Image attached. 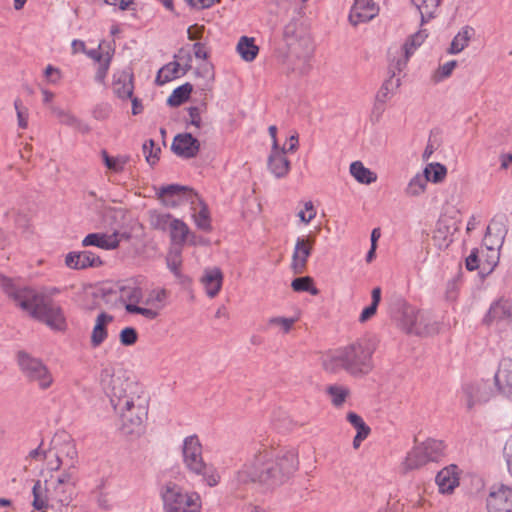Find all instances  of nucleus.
<instances>
[{"label":"nucleus","mask_w":512,"mask_h":512,"mask_svg":"<svg viewBox=\"0 0 512 512\" xmlns=\"http://www.w3.org/2000/svg\"><path fill=\"white\" fill-rule=\"evenodd\" d=\"M428 461L425 451L421 444L413 447V449L407 454L404 461L402 462L401 468L403 472L418 469L425 465Z\"/></svg>","instance_id":"nucleus-31"},{"label":"nucleus","mask_w":512,"mask_h":512,"mask_svg":"<svg viewBox=\"0 0 512 512\" xmlns=\"http://www.w3.org/2000/svg\"><path fill=\"white\" fill-rule=\"evenodd\" d=\"M181 64L179 62H170L161 68L157 74L156 81L159 84H165L166 82L171 81L172 79L178 77V72L180 70Z\"/></svg>","instance_id":"nucleus-45"},{"label":"nucleus","mask_w":512,"mask_h":512,"mask_svg":"<svg viewBox=\"0 0 512 512\" xmlns=\"http://www.w3.org/2000/svg\"><path fill=\"white\" fill-rule=\"evenodd\" d=\"M424 176L429 178V181L433 183L442 182L447 175V168L441 163L434 162L429 163L424 171Z\"/></svg>","instance_id":"nucleus-43"},{"label":"nucleus","mask_w":512,"mask_h":512,"mask_svg":"<svg viewBox=\"0 0 512 512\" xmlns=\"http://www.w3.org/2000/svg\"><path fill=\"white\" fill-rule=\"evenodd\" d=\"M474 30L470 26L463 27L453 38L448 49L449 54H458L463 51L469 44Z\"/></svg>","instance_id":"nucleus-35"},{"label":"nucleus","mask_w":512,"mask_h":512,"mask_svg":"<svg viewBox=\"0 0 512 512\" xmlns=\"http://www.w3.org/2000/svg\"><path fill=\"white\" fill-rule=\"evenodd\" d=\"M168 297V292L164 288H156L150 291L148 294L145 304L154 307L156 309H162L165 306V302Z\"/></svg>","instance_id":"nucleus-47"},{"label":"nucleus","mask_w":512,"mask_h":512,"mask_svg":"<svg viewBox=\"0 0 512 512\" xmlns=\"http://www.w3.org/2000/svg\"><path fill=\"white\" fill-rule=\"evenodd\" d=\"M295 322V318L272 317L269 319L268 324L273 326H279L283 330V332L287 333L290 331Z\"/></svg>","instance_id":"nucleus-58"},{"label":"nucleus","mask_w":512,"mask_h":512,"mask_svg":"<svg viewBox=\"0 0 512 512\" xmlns=\"http://www.w3.org/2000/svg\"><path fill=\"white\" fill-rule=\"evenodd\" d=\"M288 48V57L299 60L303 65L307 64L312 53L313 45L310 34L302 36L298 40L291 41L286 44Z\"/></svg>","instance_id":"nucleus-22"},{"label":"nucleus","mask_w":512,"mask_h":512,"mask_svg":"<svg viewBox=\"0 0 512 512\" xmlns=\"http://www.w3.org/2000/svg\"><path fill=\"white\" fill-rule=\"evenodd\" d=\"M170 237L173 243L183 244L189 233L188 226L181 220L173 219L172 224L169 227Z\"/></svg>","instance_id":"nucleus-42"},{"label":"nucleus","mask_w":512,"mask_h":512,"mask_svg":"<svg viewBox=\"0 0 512 512\" xmlns=\"http://www.w3.org/2000/svg\"><path fill=\"white\" fill-rule=\"evenodd\" d=\"M315 216H316V210L311 201L306 202L304 204V210H301L298 213V217L305 224H308L312 219L315 218Z\"/></svg>","instance_id":"nucleus-60"},{"label":"nucleus","mask_w":512,"mask_h":512,"mask_svg":"<svg viewBox=\"0 0 512 512\" xmlns=\"http://www.w3.org/2000/svg\"><path fill=\"white\" fill-rule=\"evenodd\" d=\"M428 461H437L443 453V442L435 439H427L420 443Z\"/></svg>","instance_id":"nucleus-44"},{"label":"nucleus","mask_w":512,"mask_h":512,"mask_svg":"<svg viewBox=\"0 0 512 512\" xmlns=\"http://www.w3.org/2000/svg\"><path fill=\"white\" fill-rule=\"evenodd\" d=\"M143 297L142 289L135 284L124 285L120 288V300L126 304L139 303Z\"/></svg>","instance_id":"nucleus-38"},{"label":"nucleus","mask_w":512,"mask_h":512,"mask_svg":"<svg viewBox=\"0 0 512 512\" xmlns=\"http://www.w3.org/2000/svg\"><path fill=\"white\" fill-rule=\"evenodd\" d=\"M347 420L355 427L357 432L362 433H370V428L365 424L363 419L354 412H349L347 415Z\"/></svg>","instance_id":"nucleus-59"},{"label":"nucleus","mask_w":512,"mask_h":512,"mask_svg":"<svg viewBox=\"0 0 512 512\" xmlns=\"http://www.w3.org/2000/svg\"><path fill=\"white\" fill-rule=\"evenodd\" d=\"M0 287L17 306L32 316L43 296L28 287H17L11 279L0 274Z\"/></svg>","instance_id":"nucleus-8"},{"label":"nucleus","mask_w":512,"mask_h":512,"mask_svg":"<svg viewBox=\"0 0 512 512\" xmlns=\"http://www.w3.org/2000/svg\"><path fill=\"white\" fill-rule=\"evenodd\" d=\"M298 465V456L293 449L276 454L263 448L246 461L236 478L241 484L258 483L267 489H274L286 483L297 471Z\"/></svg>","instance_id":"nucleus-2"},{"label":"nucleus","mask_w":512,"mask_h":512,"mask_svg":"<svg viewBox=\"0 0 512 512\" xmlns=\"http://www.w3.org/2000/svg\"><path fill=\"white\" fill-rule=\"evenodd\" d=\"M16 360L21 374L28 382L35 383L41 390L52 386L54 378L42 359L20 350L16 354Z\"/></svg>","instance_id":"nucleus-5"},{"label":"nucleus","mask_w":512,"mask_h":512,"mask_svg":"<svg viewBox=\"0 0 512 512\" xmlns=\"http://www.w3.org/2000/svg\"><path fill=\"white\" fill-rule=\"evenodd\" d=\"M195 205L200 206V210L194 214L195 223H196L197 227L204 231L209 230L210 229V218H209V211H208L207 206L201 201L200 198H199V200H196Z\"/></svg>","instance_id":"nucleus-50"},{"label":"nucleus","mask_w":512,"mask_h":512,"mask_svg":"<svg viewBox=\"0 0 512 512\" xmlns=\"http://www.w3.org/2000/svg\"><path fill=\"white\" fill-rule=\"evenodd\" d=\"M436 483L441 493H450L459 484L456 465H450L443 468L436 475Z\"/></svg>","instance_id":"nucleus-25"},{"label":"nucleus","mask_w":512,"mask_h":512,"mask_svg":"<svg viewBox=\"0 0 512 512\" xmlns=\"http://www.w3.org/2000/svg\"><path fill=\"white\" fill-rule=\"evenodd\" d=\"M50 110L58 118L61 124L72 127L81 133H88L90 131V127L88 124L78 119L69 111H66L55 105H51Z\"/></svg>","instance_id":"nucleus-27"},{"label":"nucleus","mask_w":512,"mask_h":512,"mask_svg":"<svg viewBox=\"0 0 512 512\" xmlns=\"http://www.w3.org/2000/svg\"><path fill=\"white\" fill-rule=\"evenodd\" d=\"M401 326L408 334L427 336L439 331V323L410 305L402 308Z\"/></svg>","instance_id":"nucleus-7"},{"label":"nucleus","mask_w":512,"mask_h":512,"mask_svg":"<svg viewBox=\"0 0 512 512\" xmlns=\"http://www.w3.org/2000/svg\"><path fill=\"white\" fill-rule=\"evenodd\" d=\"M206 294L214 298L222 287L223 274L219 268L206 269L201 278Z\"/></svg>","instance_id":"nucleus-26"},{"label":"nucleus","mask_w":512,"mask_h":512,"mask_svg":"<svg viewBox=\"0 0 512 512\" xmlns=\"http://www.w3.org/2000/svg\"><path fill=\"white\" fill-rule=\"evenodd\" d=\"M171 149L177 156L189 159L197 155L200 143L190 133H181L174 137Z\"/></svg>","instance_id":"nucleus-16"},{"label":"nucleus","mask_w":512,"mask_h":512,"mask_svg":"<svg viewBox=\"0 0 512 512\" xmlns=\"http://www.w3.org/2000/svg\"><path fill=\"white\" fill-rule=\"evenodd\" d=\"M456 66H457L456 60L448 61L445 64H443L442 66H440L433 76L434 81L440 82L443 79L448 78L452 74V72Z\"/></svg>","instance_id":"nucleus-56"},{"label":"nucleus","mask_w":512,"mask_h":512,"mask_svg":"<svg viewBox=\"0 0 512 512\" xmlns=\"http://www.w3.org/2000/svg\"><path fill=\"white\" fill-rule=\"evenodd\" d=\"M314 243L315 238L312 236L298 237L296 239L291 261V269L294 274H302L305 272Z\"/></svg>","instance_id":"nucleus-14"},{"label":"nucleus","mask_w":512,"mask_h":512,"mask_svg":"<svg viewBox=\"0 0 512 512\" xmlns=\"http://www.w3.org/2000/svg\"><path fill=\"white\" fill-rule=\"evenodd\" d=\"M326 391L331 398L332 404L336 407L341 406L349 394V390L340 385H330L327 387Z\"/></svg>","instance_id":"nucleus-49"},{"label":"nucleus","mask_w":512,"mask_h":512,"mask_svg":"<svg viewBox=\"0 0 512 512\" xmlns=\"http://www.w3.org/2000/svg\"><path fill=\"white\" fill-rule=\"evenodd\" d=\"M182 457L185 468L190 473L201 476L207 485L213 487L219 483L220 476L216 469L203 460L202 444L197 435L194 434L184 438Z\"/></svg>","instance_id":"nucleus-4"},{"label":"nucleus","mask_w":512,"mask_h":512,"mask_svg":"<svg viewBox=\"0 0 512 512\" xmlns=\"http://www.w3.org/2000/svg\"><path fill=\"white\" fill-rule=\"evenodd\" d=\"M65 264L71 269H86L88 267H100L103 262L99 256L91 251H73L66 255Z\"/></svg>","instance_id":"nucleus-18"},{"label":"nucleus","mask_w":512,"mask_h":512,"mask_svg":"<svg viewBox=\"0 0 512 512\" xmlns=\"http://www.w3.org/2000/svg\"><path fill=\"white\" fill-rule=\"evenodd\" d=\"M484 321L486 324L495 325L500 329L512 330V302L503 298L494 301Z\"/></svg>","instance_id":"nucleus-13"},{"label":"nucleus","mask_w":512,"mask_h":512,"mask_svg":"<svg viewBox=\"0 0 512 512\" xmlns=\"http://www.w3.org/2000/svg\"><path fill=\"white\" fill-rule=\"evenodd\" d=\"M111 107L108 104H99L93 110V117L97 120H104L109 117Z\"/></svg>","instance_id":"nucleus-61"},{"label":"nucleus","mask_w":512,"mask_h":512,"mask_svg":"<svg viewBox=\"0 0 512 512\" xmlns=\"http://www.w3.org/2000/svg\"><path fill=\"white\" fill-rule=\"evenodd\" d=\"M390 74L389 79L385 80L376 95L375 109L382 112L384 110V104L390 99L392 92L400 86V79L394 80L395 76H392L390 67L388 68Z\"/></svg>","instance_id":"nucleus-30"},{"label":"nucleus","mask_w":512,"mask_h":512,"mask_svg":"<svg viewBox=\"0 0 512 512\" xmlns=\"http://www.w3.org/2000/svg\"><path fill=\"white\" fill-rule=\"evenodd\" d=\"M488 512H512V489L501 485L487 498Z\"/></svg>","instance_id":"nucleus-15"},{"label":"nucleus","mask_w":512,"mask_h":512,"mask_svg":"<svg viewBox=\"0 0 512 512\" xmlns=\"http://www.w3.org/2000/svg\"><path fill=\"white\" fill-rule=\"evenodd\" d=\"M114 316L101 312L98 314L95 320V325L91 333L90 343L91 346L96 348L99 347L108 337L107 326L112 323Z\"/></svg>","instance_id":"nucleus-24"},{"label":"nucleus","mask_w":512,"mask_h":512,"mask_svg":"<svg viewBox=\"0 0 512 512\" xmlns=\"http://www.w3.org/2000/svg\"><path fill=\"white\" fill-rule=\"evenodd\" d=\"M189 117H190V124L195 126L196 128L201 127V116H200V110L198 107H190L188 109Z\"/></svg>","instance_id":"nucleus-64"},{"label":"nucleus","mask_w":512,"mask_h":512,"mask_svg":"<svg viewBox=\"0 0 512 512\" xmlns=\"http://www.w3.org/2000/svg\"><path fill=\"white\" fill-rule=\"evenodd\" d=\"M291 287L295 292H309L311 295H318L319 293L310 276L295 278L291 283Z\"/></svg>","instance_id":"nucleus-46"},{"label":"nucleus","mask_w":512,"mask_h":512,"mask_svg":"<svg viewBox=\"0 0 512 512\" xmlns=\"http://www.w3.org/2000/svg\"><path fill=\"white\" fill-rule=\"evenodd\" d=\"M498 390L504 394L512 393V359L504 358L500 361L494 376Z\"/></svg>","instance_id":"nucleus-23"},{"label":"nucleus","mask_w":512,"mask_h":512,"mask_svg":"<svg viewBox=\"0 0 512 512\" xmlns=\"http://www.w3.org/2000/svg\"><path fill=\"white\" fill-rule=\"evenodd\" d=\"M267 165L276 178H284L290 171V161L286 157L285 148L271 149Z\"/></svg>","instance_id":"nucleus-21"},{"label":"nucleus","mask_w":512,"mask_h":512,"mask_svg":"<svg viewBox=\"0 0 512 512\" xmlns=\"http://www.w3.org/2000/svg\"><path fill=\"white\" fill-rule=\"evenodd\" d=\"M133 90L134 86L130 74L122 73L113 82V91L117 97L121 99L131 98L133 96Z\"/></svg>","instance_id":"nucleus-34"},{"label":"nucleus","mask_w":512,"mask_h":512,"mask_svg":"<svg viewBox=\"0 0 512 512\" xmlns=\"http://www.w3.org/2000/svg\"><path fill=\"white\" fill-rule=\"evenodd\" d=\"M31 317L45 323L54 331H64L67 327L62 308L51 300H45L44 297Z\"/></svg>","instance_id":"nucleus-11"},{"label":"nucleus","mask_w":512,"mask_h":512,"mask_svg":"<svg viewBox=\"0 0 512 512\" xmlns=\"http://www.w3.org/2000/svg\"><path fill=\"white\" fill-rule=\"evenodd\" d=\"M350 173L361 184H371L377 180V174L366 168L361 161L352 162Z\"/></svg>","instance_id":"nucleus-36"},{"label":"nucleus","mask_w":512,"mask_h":512,"mask_svg":"<svg viewBox=\"0 0 512 512\" xmlns=\"http://www.w3.org/2000/svg\"><path fill=\"white\" fill-rule=\"evenodd\" d=\"M48 484L50 487L51 500H54L61 505H68L70 503L72 500L74 487L62 484L56 479L53 480L52 478L48 480Z\"/></svg>","instance_id":"nucleus-29"},{"label":"nucleus","mask_w":512,"mask_h":512,"mask_svg":"<svg viewBox=\"0 0 512 512\" xmlns=\"http://www.w3.org/2000/svg\"><path fill=\"white\" fill-rule=\"evenodd\" d=\"M75 468L76 465L71 466L69 465L62 473L59 475L56 480L59 481L62 484H66L67 486L74 487L76 484V477H75Z\"/></svg>","instance_id":"nucleus-57"},{"label":"nucleus","mask_w":512,"mask_h":512,"mask_svg":"<svg viewBox=\"0 0 512 512\" xmlns=\"http://www.w3.org/2000/svg\"><path fill=\"white\" fill-rule=\"evenodd\" d=\"M427 36L426 30H419L411 35L400 48H396L394 52L390 50V72H392V76H396L405 69L409 58L425 41Z\"/></svg>","instance_id":"nucleus-9"},{"label":"nucleus","mask_w":512,"mask_h":512,"mask_svg":"<svg viewBox=\"0 0 512 512\" xmlns=\"http://www.w3.org/2000/svg\"><path fill=\"white\" fill-rule=\"evenodd\" d=\"M429 178L423 174H416L408 183L405 194L410 197H417L423 194L426 190Z\"/></svg>","instance_id":"nucleus-39"},{"label":"nucleus","mask_w":512,"mask_h":512,"mask_svg":"<svg viewBox=\"0 0 512 512\" xmlns=\"http://www.w3.org/2000/svg\"><path fill=\"white\" fill-rule=\"evenodd\" d=\"M504 457L507 463L508 471L512 476V436L508 439L504 447Z\"/></svg>","instance_id":"nucleus-63"},{"label":"nucleus","mask_w":512,"mask_h":512,"mask_svg":"<svg viewBox=\"0 0 512 512\" xmlns=\"http://www.w3.org/2000/svg\"><path fill=\"white\" fill-rule=\"evenodd\" d=\"M124 235L117 231L112 234L90 233L82 240V246H96L104 250H114L119 246L121 237Z\"/></svg>","instance_id":"nucleus-19"},{"label":"nucleus","mask_w":512,"mask_h":512,"mask_svg":"<svg viewBox=\"0 0 512 512\" xmlns=\"http://www.w3.org/2000/svg\"><path fill=\"white\" fill-rule=\"evenodd\" d=\"M120 343L124 346H132L137 342L138 333L133 327H125L119 334Z\"/></svg>","instance_id":"nucleus-55"},{"label":"nucleus","mask_w":512,"mask_h":512,"mask_svg":"<svg viewBox=\"0 0 512 512\" xmlns=\"http://www.w3.org/2000/svg\"><path fill=\"white\" fill-rule=\"evenodd\" d=\"M143 152L146 157V161L153 165L159 160V153L161 149L156 147L155 142L150 139L143 144Z\"/></svg>","instance_id":"nucleus-53"},{"label":"nucleus","mask_w":512,"mask_h":512,"mask_svg":"<svg viewBox=\"0 0 512 512\" xmlns=\"http://www.w3.org/2000/svg\"><path fill=\"white\" fill-rule=\"evenodd\" d=\"M454 230L455 228L448 223L447 219H439L432 237L435 245L440 249L447 247L451 242Z\"/></svg>","instance_id":"nucleus-32"},{"label":"nucleus","mask_w":512,"mask_h":512,"mask_svg":"<svg viewBox=\"0 0 512 512\" xmlns=\"http://www.w3.org/2000/svg\"><path fill=\"white\" fill-rule=\"evenodd\" d=\"M32 494L33 507L38 511L46 512L49 506L48 502L51 500L48 480H45L44 485H42L40 480L36 481L32 489Z\"/></svg>","instance_id":"nucleus-28"},{"label":"nucleus","mask_w":512,"mask_h":512,"mask_svg":"<svg viewBox=\"0 0 512 512\" xmlns=\"http://www.w3.org/2000/svg\"><path fill=\"white\" fill-rule=\"evenodd\" d=\"M193 87L190 83H185L173 90L168 97L167 103L172 107H177L188 100Z\"/></svg>","instance_id":"nucleus-41"},{"label":"nucleus","mask_w":512,"mask_h":512,"mask_svg":"<svg viewBox=\"0 0 512 512\" xmlns=\"http://www.w3.org/2000/svg\"><path fill=\"white\" fill-rule=\"evenodd\" d=\"M101 154L106 167L114 172H121L127 163L126 157H111L105 150H103Z\"/></svg>","instance_id":"nucleus-51"},{"label":"nucleus","mask_w":512,"mask_h":512,"mask_svg":"<svg viewBox=\"0 0 512 512\" xmlns=\"http://www.w3.org/2000/svg\"><path fill=\"white\" fill-rule=\"evenodd\" d=\"M372 355L373 349L366 341H357L328 354L323 366L332 373L345 370L352 376L362 377L373 369Z\"/></svg>","instance_id":"nucleus-3"},{"label":"nucleus","mask_w":512,"mask_h":512,"mask_svg":"<svg viewBox=\"0 0 512 512\" xmlns=\"http://www.w3.org/2000/svg\"><path fill=\"white\" fill-rule=\"evenodd\" d=\"M101 385L119 415V430L127 436L138 437L144 432L148 414V400L142 387L126 377L124 372L113 373L104 368L100 374Z\"/></svg>","instance_id":"nucleus-1"},{"label":"nucleus","mask_w":512,"mask_h":512,"mask_svg":"<svg viewBox=\"0 0 512 512\" xmlns=\"http://www.w3.org/2000/svg\"><path fill=\"white\" fill-rule=\"evenodd\" d=\"M421 16V25L435 18L441 0H411Z\"/></svg>","instance_id":"nucleus-33"},{"label":"nucleus","mask_w":512,"mask_h":512,"mask_svg":"<svg viewBox=\"0 0 512 512\" xmlns=\"http://www.w3.org/2000/svg\"><path fill=\"white\" fill-rule=\"evenodd\" d=\"M307 35H309L307 29L297 21H290L284 27L283 37L286 44L300 39V36L302 37Z\"/></svg>","instance_id":"nucleus-40"},{"label":"nucleus","mask_w":512,"mask_h":512,"mask_svg":"<svg viewBox=\"0 0 512 512\" xmlns=\"http://www.w3.org/2000/svg\"><path fill=\"white\" fill-rule=\"evenodd\" d=\"M165 512H200V497L186 493L174 483L165 485L161 492Z\"/></svg>","instance_id":"nucleus-6"},{"label":"nucleus","mask_w":512,"mask_h":512,"mask_svg":"<svg viewBox=\"0 0 512 512\" xmlns=\"http://www.w3.org/2000/svg\"><path fill=\"white\" fill-rule=\"evenodd\" d=\"M125 309L128 313L131 314H140L149 320H154L158 317L159 312L158 309L152 308H144L135 304H126Z\"/></svg>","instance_id":"nucleus-52"},{"label":"nucleus","mask_w":512,"mask_h":512,"mask_svg":"<svg viewBox=\"0 0 512 512\" xmlns=\"http://www.w3.org/2000/svg\"><path fill=\"white\" fill-rule=\"evenodd\" d=\"M237 52L244 61L251 62L258 55L259 48L253 38L242 36L237 44Z\"/></svg>","instance_id":"nucleus-37"},{"label":"nucleus","mask_w":512,"mask_h":512,"mask_svg":"<svg viewBox=\"0 0 512 512\" xmlns=\"http://www.w3.org/2000/svg\"><path fill=\"white\" fill-rule=\"evenodd\" d=\"M190 7L195 9H206L213 6L220 0H184Z\"/></svg>","instance_id":"nucleus-62"},{"label":"nucleus","mask_w":512,"mask_h":512,"mask_svg":"<svg viewBox=\"0 0 512 512\" xmlns=\"http://www.w3.org/2000/svg\"><path fill=\"white\" fill-rule=\"evenodd\" d=\"M379 12L378 6L373 0H355L349 14L350 22L356 26L372 20Z\"/></svg>","instance_id":"nucleus-17"},{"label":"nucleus","mask_w":512,"mask_h":512,"mask_svg":"<svg viewBox=\"0 0 512 512\" xmlns=\"http://www.w3.org/2000/svg\"><path fill=\"white\" fill-rule=\"evenodd\" d=\"M14 108L17 114L18 126L21 129H26L28 126V109L23 106V103L19 98L15 99Z\"/></svg>","instance_id":"nucleus-54"},{"label":"nucleus","mask_w":512,"mask_h":512,"mask_svg":"<svg viewBox=\"0 0 512 512\" xmlns=\"http://www.w3.org/2000/svg\"><path fill=\"white\" fill-rule=\"evenodd\" d=\"M172 217L170 214H164L157 211L150 212L149 221L154 229L165 231L169 229L172 224Z\"/></svg>","instance_id":"nucleus-48"},{"label":"nucleus","mask_w":512,"mask_h":512,"mask_svg":"<svg viewBox=\"0 0 512 512\" xmlns=\"http://www.w3.org/2000/svg\"><path fill=\"white\" fill-rule=\"evenodd\" d=\"M157 195L163 205L172 208L189 203L196 210L195 203L196 200H199L198 194L191 188L178 184L161 186L157 190Z\"/></svg>","instance_id":"nucleus-10"},{"label":"nucleus","mask_w":512,"mask_h":512,"mask_svg":"<svg viewBox=\"0 0 512 512\" xmlns=\"http://www.w3.org/2000/svg\"><path fill=\"white\" fill-rule=\"evenodd\" d=\"M462 390L466 397V405L469 409L478 403L488 401L491 396L487 383L483 381L466 383L462 387Z\"/></svg>","instance_id":"nucleus-20"},{"label":"nucleus","mask_w":512,"mask_h":512,"mask_svg":"<svg viewBox=\"0 0 512 512\" xmlns=\"http://www.w3.org/2000/svg\"><path fill=\"white\" fill-rule=\"evenodd\" d=\"M48 454L55 458L53 469H60L63 464L74 466L78 457L75 443L67 435L54 437Z\"/></svg>","instance_id":"nucleus-12"}]
</instances>
